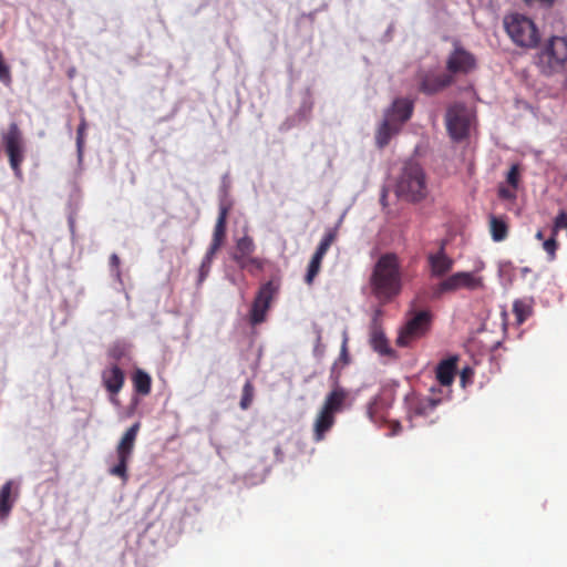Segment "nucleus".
<instances>
[{
	"label": "nucleus",
	"mask_w": 567,
	"mask_h": 567,
	"mask_svg": "<svg viewBox=\"0 0 567 567\" xmlns=\"http://www.w3.org/2000/svg\"><path fill=\"white\" fill-rule=\"evenodd\" d=\"M373 296L381 301H390L402 289V274L399 257L393 252L382 255L370 276Z\"/></svg>",
	"instance_id": "1"
},
{
	"label": "nucleus",
	"mask_w": 567,
	"mask_h": 567,
	"mask_svg": "<svg viewBox=\"0 0 567 567\" xmlns=\"http://www.w3.org/2000/svg\"><path fill=\"white\" fill-rule=\"evenodd\" d=\"M503 25L512 42L523 49H535L540 42L539 30L529 17L512 12L503 18Z\"/></svg>",
	"instance_id": "2"
},
{
	"label": "nucleus",
	"mask_w": 567,
	"mask_h": 567,
	"mask_svg": "<svg viewBox=\"0 0 567 567\" xmlns=\"http://www.w3.org/2000/svg\"><path fill=\"white\" fill-rule=\"evenodd\" d=\"M396 195L409 202H420L427 195V185L423 168L416 163H406L398 178Z\"/></svg>",
	"instance_id": "3"
},
{
	"label": "nucleus",
	"mask_w": 567,
	"mask_h": 567,
	"mask_svg": "<svg viewBox=\"0 0 567 567\" xmlns=\"http://www.w3.org/2000/svg\"><path fill=\"white\" fill-rule=\"evenodd\" d=\"M567 62V38L550 37L536 54V64L545 75L561 71Z\"/></svg>",
	"instance_id": "4"
},
{
	"label": "nucleus",
	"mask_w": 567,
	"mask_h": 567,
	"mask_svg": "<svg viewBox=\"0 0 567 567\" xmlns=\"http://www.w3.org/2000/svg\"><path fill=\"white\" fill-rule=\"evenodd\" d=\"M1 141L9 158V164L17 177H21V165L25 157V141L18 123L12 122L1 131Z\"/></svg>",
	"instance_id": "5"
},
{
	"label": "nucleus",
	"mask_w": 567,
	"mask_h": 567,
	"mask_svg": "<svg viewBox=\"0 0 567 567\" xmlns=\"http://www.w3.org/2000/svg\"><path fill=\"white\" fill-rule=\"evenodd\" d=\"M432 313L430 310L411 309L406 313V322L400 329L396 338L399 347H409L413 341L422 338L430 330Z\"/></svg>",
	"instance_id": "6"
},
{
	"label": "nucleus",
	"mask_w": 567,
	"mask_h": 567,
	"mask_svg": "<svg viewBox=\"0 0 567 567\" xmlns=\"http://www.w3.org/2000/svg\"><path fill=\"white\" fill-rule=\"evenodd\" d=\"M140 427V422H135L125 431L116 446L117 463L109 470L111 475L120 477L123 483L128 480L127 466L133 455Z\"/></svg>",
	"instance_id": "7"
},
{
	"label": "nucleus",
	"mask_w": 567,
	"mask_h": 567,
	"mask_svg": "<svg viewBox=\"0 0 567 567\" xmlns=\"http://www.w3.org/2000/svg\"><path fill=\"white\" fill-rule=\"evenodd\" d=\"M481 288H483L482 277L477 276L475 272L460 271L442 280L434 288L433 293L436 298H439L444 293L455 292L460 289L473 291Z\"/></svg>",
	"instance_id": "8"
},
{
	"label": "nucleus",
	"mask_w": 567,
	"mask_h": 567,
	"mask_svg": "<svg viewBox=\"0 0 567 567\" xmlns=\"http://www.w3.org/2000/svg\"><path fill=\"white\" fill-rule=\"evenodd\" d=\"M446 130L455 142L465 140L470 133V115L462 103L451 105L445 114Z\"/></svg>",
	"instance_id": "9"
},
{
	"label": "nucleus",
	"mask_w": 567,
	"mask_h": 567,
	"mask_svg": "<svg viewBox=\"0 0 567 567\" xmlns=\"http://www.w3.org/2000/svg\"><path fill=\"white\" fill-rule=\"evenodd\" d=\"M447 73L453 78L455 75H466L473 72L477 66L475 55L467 51L460 42H454V48L449 54L445 63Z\"/></svg>",
	"instance_id": "10"
},
{
	"label": "nucleus",
	"mask_w": 567,
	"mask_h": 567,
	"mask_svg": "<svg viewBox=\"0 0 567 567\" xmlns=\"http://www.w3.org/2000/svg\"><path fill=\"white\" fill-rule=\"evenodd\" d=\"M278 291V287L272 281L261 285L251 305L249 320L252 326L259 324L266 320L270 303Z\"/></svg>",
	"instance_id": "11"
},
{
	"label": "nucleus",
	"mask_w": 567,
	"mask_h": 567,
	"mask_svg": "<svg viewBox=\"0 0 567 567\" xmlns=\"http://www.w3.org/2000/svg\"><path fill=\"white\" fill-rule=\"evenodd\" d=\"M338 237V227L328 228L320 240L316 252L311 257V260L308 265L307 274L305 276V281L307 285L311 286L313 284L315 278L319 274L321 269V264L323 260V257L326 256L327 251L331 247V245L337 240Z\"/></svg>",
	"instance_id": "12"
},
{
	"label": "nucleus",
	"mask_w": 567,
	"mask_h": 567,
	"mask_svg": "<svg viewBox=\"0 0 567 567\" xmlns=\"http://www.w3.org/2000/svg\"><path fill=\"white\" fill-rule=\"evenodd\" d=\"M382 310L375 309L369 328V342L371 348L380 355H392L393 349L389 344V340L381 323Z\"/></svg>",
	"instance_id": "13"
},
{
	"label": "nucleus",
	"mask_w": 567,
	"mask_h": 567,
	"mask_svg": "<svg viewBox=\"0 0 567 567\" xmlns=\"http://www.w3.org/2000/svg\"><path fill=\"white\" fill-rule=\"evenodd\" d=\"M231 209V203L227 199H221L219 203L218 217L214 228L213 240L208 249L218 251L226 237L227 218Z\"/></svg>",
	"instance_id": "14"
},
{
	"label": "nucleus",
	"mask_w": 567,
	"mask_h": 567,
	"mask_svg": "<svg viewBox=\"0 0 567 567\" xmlns=\"http://www.w3.org/2000/svg\"><path fill=\"white\" fill-rule=\"evenodd\" d=\"M454 83L451 74L426 73L421 78L419 90L426 95L436 94Z\"/></svg>",
	"instance_id": "15"
},
{
	"label": "nucleus",
	"mask_w": 567,
	"mask_h": 567,
	"mask_svg": "<svg viewBox=\"0 0 567 567\" xmlns=\"http://www.w3.org/2000/svg\"><path fill=\"white\" fill-rule=\"evenodd\" d=\"M102 381L106 391L112 395V403L117 404L118 401L114 396L122 390L124 385L125 375L123 370L115 364L103 370Z\"/></svg>",
	"instance_id": "16"
},
{
	"label": "nucleus",
	"mask_w": 567,
	"mask_h": 567,
	"mask_svg": "<svg viewBox=\"0 0 567 567\" xmlns=\"http://www.w3.org/2000/svg\"><path fill=\"white\" fill-rule=\"evenodd\" d=\"M427 261L432 277H443L453 268L454 260L445 252V243H441L440 249L435 254L427 256Z\"/></svg>",
	"instance_id": "17"
},
{
	"label": "nucleus",
	"mask_w": 567,
	"mask_h": 567,
	"mask_svg": "<svg viewBox=\"0 0 567 567\" xmlns=\"http://www.w3.org/2000/svg\"><path fill=\"white\" fill-rule=\"evenodd\" d=\"M431 395L417 399L410 404V412L414 416H427L442 403V398L436 395L435 388L431 389Z\"/></svg>",
	"instance_id": "18"
},
{
	"label": "nucleus",
	"mask_w": 567,
	"mask_h": 567,
	"mask_svg": "<svg viewBox=\"0 0 567 567\" xmlns=\"http://www.w3.org/2000/svg\"><path fill=\"white\" fill-rule=\"evenodd\" d=\"M401 131L395 118L384 117L375 132V145L382 150L389 145L391 138Z\"/></svg>",
	"instance_id": "19"
},
{
	"label": "nucleus",
	"mask_w": 567,
	"mask_h": 567,
	"mask_svg": "<svg viewBox=\"0 0 567 567\" xmlns=\"http://www.w3.org/2000/svg\"><path fill=\"white\" fill-rule=\"evenodd\" d=\"M413 112V103L408 99H396L386 111L384 117L395 118L396 123L402 125L410 120Z\"/></svg>",
	"instance_id": "20"
},
{
	"label": "nucleus",
	"mask_w": 567,
	"mask_h": 567,
	"mask_svg": "<svg viewBox=\"0 0 567 567\" xmlns=\"http://www.w3.org/2000/svg\"><path fill=\"white\" fill-rule=\"evenodd\" d=\"M457 358L451 357L442 360L435 370L436 380L442 386H451L456 373Z\"/></svg>",
	"instance_id": "21"
},
{
	"label": "nucleus",
	"mask_w": 567,
	"mask_h": 567,
	"mask_svg": "<svg viewBox=\"0 0 567 567\" xmlns=\"http://www.w3.org/2000/svg\"><path fill=\"white\" fill-rule=\"evenodd\" d=\"M348 392L340 386L334 388L324 399L321 410L334 416L336 413L341 412Z\"/></svg>",
	"instance_id": "22"
},
{
	"label": "nucleus",
	"mask_w": 567,
	"mask_h": 567,
	"mask_svg": "<svg viewBox=\"0 0 567 567\" xmlns=\"http://www.w3.org/2000/svg\"><path fill=\"white\" fill-rule=\"evenodd\" d=\"M13 482H6L0 488V520H4L10 515L17 499V494L12 495Z\"/></svg>",
	"instance_id": "23"
},
{
	"label": "nucleus",
	"mask_w": 567,
	"mask_h": 567,
	"mask_svg": "<svg viewBox=\"0 0 567 567\" xmlns=\"http://www.w3.org/2000/svg\"><path fill=\"white\" fill-rule=\"evenodd\" d=\"M336 422L333 415L319 411L315 422H313V440L316 442H320L324 439L327 432L331 430Z\"/></svg>",
	"instance_id": "24"
},
{
	"label": "nucleus",
	"mask_w": 567,
	"mask_h": 567,
	"mask_svg": "<svg viewBox=\"0 0 567 567\" xmlns=\"http://www.w3.org/2000/svg\"><path fill=\"white\" fill-rule=\"evenodd\" d=\"M255 250L256 245L254 239L250 236L245 235L236 241L235 250L233 252V260L239 265L246 258L250 257Z\"/></svg>",
	"instance_id": "25"
},
{
	"label": "nucleus",
	"mask_w": 567,
	"mask_h": 567,
	"mask_svg": "<svg viewBox=\"0 0 567 567\" xmlns=\"http://www.w3.org/2000/svg\"><path fill=\"white\" fill-rule=\"evenodd\" d=\"M489 231L494 241H503L508 236V225L503 217L492 215L489 217Z\"/></svg>",
	"instance_id": "26"
},
{
	"label": "nucleus",
	"mask_w": 567,
	"mask_h": 567,
	"mask_svg": "<svg viewBox=\"0 0 567 567\" xmlns=\"http://www.w3.org/2000/svg\"><path fill=\"white\" fill-rule=\"evenodd\" d=\"M132 381L136 393L141 395H147L151 393L152 379L145 371L137 369L132 377Z\"/></svg>",
	"instance_id": "27"
},
{
	"label": "nucleus",
	"mask_w": 567,
	"mask_h": 567,
	"mask_svg": "<svg viewBox=\"0 0 567 567\" xmlns=\"http://www.w3.org/2000/svg\"><path fill=\"white\" fill-rule=\"evenodd\" d=\"M532 306L526 300H515L513 303V312L517 323L522 324L532 315Z\"/></svg>",
	"instance_id": "28"
},
{
	"label": "nucleus",
	"mask_w": 567,
	"mask_h": 567,
	"mask_svg": "<svg viewBox=\"0 0 567 567\" xmlns=\"http://www.w3.org/2000/svg\"><path fill=\"white\" fill-rule=\"evenodd\" d=\"M216 254L217 251H212L210 249L206 251L198 271V285L203 284L207 278Z\"/></svg>",
	"instance_id": "29"
},
{
	"label": "nucleus",
	"mask_w": 567,
	"mask_h": 567,
	"mask_svg": "<svg viewBox=\"0 0 567 567\" xmlns=\"http://www.w3.org/2000/svg\"><path fill=\"white\" fill-rule=\"evenodd\" d=\"M238 267L240 269H246L250 274H254L255 271H261L265 267V261L258 257H252V255L248 258H246L244 261H241Z\"/></svg>",
	"instance_id": "30"
},
{
	"label": "nucleus",
	"mask_w": 567,
	"mask_h": 567,
	"mask_svg": "<svg viewBox=\"0 0 567 567\" xmlns=\"http://www.w3.org/2000/svg\"><path fill=\"white\" fill-rule=\"evenodd\" d=\"M381 410H382V402L378 399H374L368 405L367 414H368L369 419L375 424H378L384 420L383 414H380Z\"/></svg>",
	"instance_id": "31"
},
{
	"label": "nucleus",
	"mask_w": 567,
	"mask_h": 567,
	"mask_svg": "<svg viewBox=\"0 0 567 567\" xmlns=\"http://www.w3.org/2000/svg\"><path fill=\"white\" fill-rule=\"evenodd\" d=\"M0 82L4 86H10L12 84L11 68L6 62L2 51H0Z\"/></svg>",
	"instance_id": "32"
},
{
	"label": "nucleus",
	"mask_w": 567,
	"mask_h": 567,
	"mask_svg": "<svg viewBox=\"0 0 567 567\" xmlns=\"http://www.w3.org/2000/svg\"><path fill=\"white\" fill-rule=\"evenodd\" d=\"M561 229H567V210L565 208L559 209L555 217L551 226V233L554 236H558Z\"/></svg>",
	"instance_id": "33"
},
{
	"label": "nucleus",
	"mask_w": 567,
	"mask_h": 567,
	"mask_svg": "<svg viewBox=\"0 0 567 567\" xmlns=\"http://www.w3.org/2000/svg\"><path fill=\"white\" fill-rule=\"evenodd\" d=\"M557 236H554L553 234L550 237L543 243V249L547 254L548 261H554L556 259V252L558 249V241Z\"/></svg>",
	"instance_id": "34"
},
{
	"label": "nucleus",
	"mask_w": 567,
	"mask_h": 567,
	"mask_svg": "<svg viewBox=\"0 0 567 567\" xmlns=\"http://www.w3.org/2000/svg\"><path fill=\"white\" fill-rule=\"evenodd\" d=\"M252 398H254V386H252L251 382L247 381L243 388L240 408L243 410H247L252 402Z\"/></svg>",
	"instance_id": "35"
},
{
	"label": "nucleus",
	"mask_w": 567,
	"mask_h": 567,
	"mask_svg": "<svg viewBox=\"0 0 567 567\" xmlns=\"http://www.w3.org/2000/svg\"><path fill=\"white\" fill-rule=\"evenodd\" d=\"M348 342H349V338H348L347 332H344L341 349H340V355H339V361H341L343 365H347L350 362V355H349V351H348Z\"/></svg>",
	"instance_id": "36"
},
{
	"label": "nucleus",
	"mask_w": 567,
	"mask_h": 567,
	"mask_svg": "<svg viewBox=\"0 0 567 567\" xmlns=\"http://www.w3.org/2000/svg\"><path fill=\"white\" fill-rule=\"evenodd\" d=\"M507 183L513 187L517 188L519 181V169L517 165H513L506 176Z\"/></svg>",
	"instance_id": "37"
},
{
	"label": "nucleus",
	"mask_w": 567,
	"mask_h": 567,
	"mask_svg": "<svg viewBox=\"0 0 567 567\" xmlns=\"http://www.w3.org/2000/svg\"><path fill=\"white\" fill-rule=\"evenodd\" d=\"M85 128H86V122L84 118H82V121L78 127V131H76V146H78L79 153H81L82 148H83Z\"/></svg>",
	"instance_id": "38"
},
{
	"label": "nucleus",
	"mask_w": 567,
	"mask_h": 567,
	"mask_svg": "<svg viewBox=\"0 0 567 567\" xmlns=\"http://www.w3.org/2000/svg\"><path fill=\"white\" fill-rule=\"evenodd\" d=\"M473 374H474V371L472 368L465 367L462 369L461 375H460L462 386L466 385V383L472 379Z\"/></svg>",
	"instance_id": "39"
},
{
	"label": "nucleus",
	"mask_w": 567,
	"mask_h": 567,
	"mask_svg": "<svg viewBox=\"0 0 567 567\" xmlns=\"http://www.w3.org/2000/svg\"><path fill=\"white\" fill-rule=\"evenodd\" d=\"M498 196L503 199H509V200L515 199V197H516L515 192L509 188H506V187H499Z\"/></svg>",
	"instance_id": "40"
},
{
	"label": "nucleus",
	"mask_w": 567,
	"mask_h": 567,
	"mask_svg": "<svg viewBox=\"0 0 567 567\" xmlns=\"http://www.w3.org/2000/svg\"><path fill=\"white\" fill-rule=\"evenodd\" d=\"M110 265L118 270L120 258L116 254H112L110 257Z\"/></svg>",
	"instance_id": "41"
},
{
	"label": "nucleus",
	"mask_w": 567,
	"mask_h": 567,
	"mask_svg": "<svg viewBox=\"0 0 567 567\" xmlns=\"http://www.w3.org/2000/svg\"><path fill=\"white\" fill-rule=\"evenodd\" d=\"M402 426L399 422H393L392 423V431H391V435H396L400 433Z\"/></svg>",
	"instance_id": "42"
},
{
	"label": "nucleus",
	"mask_w": 567,
	"mask_h": 567,
	"mask_svg": "<svg viewBox=\"0 0 567 567\" xmlns=\"http://www.w3.org/2000/svg\"><path fill=\"white\" fill-rule=\"evenodd\" d=\"M535 238H536L537 240H542V241L544 243V240H545V239H544V231L539 229V230L536 233Z\"/></svg>",
	"instance_id": "43"
},
{
	"label": "nucleus",
	"mask_w": 567,
	"mask_h": 567,
	"mask_svg": "<svg viewBox=\"0 0 567 567\" xmlns=\"http://www.w3.org/2000/svg\"><path fill=\"white\" fill-rule=\"evenodd\" d=\"M529 271H530V269H529L528 267H525V268H523V269H522V272H523V274H527V272H529Z\"/></svg>",
	"instance_id": "44"
}]
</instances>
